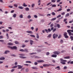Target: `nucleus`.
<instances>
[{
  "instance_id": "38",
  "label": "nucleus",
  "mask_w": 73,
  "mask_h": 73,
  "mask_svg": "<svg viewBox=\"0 0 73 73\" xmlns=\"http://www.w3.org/2000/svg\"><path fill=\"white\" fill-rule=\"evenodd\" d=\"M30 36H31V37H35V36L34 35H30Z\"/></svg>"
},
{
  "instance_id": "24",
  "label": "nucleus",
  "mask_w": 73,
  "mask_h": 73,
  "mask_svg": "<svg viewBox=\"0 0 73 73\" xmlns=\"http://www.w3.org/2000/svg\"><path fill=\"white\" fill-rule=\"evenodd\" d=\"M25 10L27 11H29V9L28 7H26L25 8Z\"/></svg>"
},
{
  "instance_id": "45",
  "label": "nucleus",
  "mask_w": 73,
  "mask_h": 73,
  "mask_svg": "<svg viewBox=\"0 0 73 73\" xmlns=\"http://www.w3.org/2000/svg\"><path fill=\"white\" fill-rule=\"evenodd\" d=\"M27 18L29 19H31V17L30 15H29L27 17Z\"/></svg>"
},
{
  "instance_id": "49",
  "label": "nucleus",
  "mask_w": 73,
  "mask_h": 73,
  "mask_svg": "<svg viewBox=\"0 0 73 73\" xmlns=\"http://www.w3.org/2000/svg\"><path fill=\"white\" fill-rule=\"evenodd\" d=\"M64 36V37H65V38H68V37H69L67 35H65V36Z\"/></svg>"
},
{
  "instance_id": "39",
  "label": "nucleus",
  "mask_w": 73,
  "mask_h": 73,
  "mask_svg": "<svg viewBox=\"0 0 73 73\" xmlns=\"http://www.w3.org/2000/svg\"><path fill=\"white\" fill-rule=\"evenodd\" d=\"M35 4L33 3L32 4V5H31V7H32V8H34V6H35Z\"/></svg>"
},
{
  "instance_id": "53",
  "label": "nucleus",
  "mask_w": 73,
  "mask_h": 73,
  "mask_svg": "<svg viewBox=\"0 0 73 73\" xmlns=\"http://www.w3.org/2000/svg\"><path fill=\"white\" fill-rule=\"evenodd\" d=\"M29 40H26L25 41V42H29Z\"/></svg>"
},
{
  "instance_id": "34",
  "label": "nucleus",
  "mask_w": 73,
  "mask_h": 73,
  "mask_svg": "<svg viewBox=\"0 0 73 73\" xmlns=\"http://www.w3.org/2000/svg\"><path fill=\"white\" fill-rule=\"evenodd\" d=\"M68 35V33H67L66 32H65L64 33V36H66V35Z\"/></svg>"
},
{
  "instance_id": "58",
  "label": "nucleus",
  "mask_w": 73,
  "mask_h": 73,
  "mask_svg": "<svg viewBox=\"0 0 73 73\" xmlns=\"http://www.w3.org/2000/svg\"><path fill=\"white\" fill-rule=\"evenodd\" d=\"M61 35H60L58 36V38H61Z\"/></svg>"
},
{
  "instance_id": "35",
  "label": "nucleus",
  "mask_w": 73,
  "mask_h": 73,
  "mask_svg": "<svg viewBox=\"0 0 73 73\" xmlns=\"http://www.w3.org/2000/svg\"><path fill=\"white\" fill-rule=\"evenodd\" d=\"M15 44H19V42L17 41H15Z\"/></svg>"
},
{
  "instance_id": "54",
  "label": "nucleus",
  "mask_w": 73,
  "mask_h": 73,
  "mask_svg": "<svg viewBox=\"0 0 73 73\" xmlns=\"http://www.w3.org/2000/svg\"><path fill=\"white\" fill-rule=\"evenodd\" d=\"M24 65H25V66H29V64H24Z\"/></svg>"
},
{
  "instance_id": "48",
  "label": "nucleus",
  "mask_w": 73,
  "mask_h": 73,
  "mask_svg": "<svg viewBox=\"0 0 73 73\" xmlns=\"http://www.w3.org/2000/svg\"><path fill=\"white\" fill-rule=\"evenodd\" d=\"M6 36L7 37V39H9V36H8V34H6Z\"/></svg>"
},
{
  "instance_id": "37",
  "label": "nucleus",
  "mask_w": 73,
  "mask_h": 73,
  "mask_svg": "<svg viewBox=\"0 0 73 73\" xmlns=\"http://www.w3.org/2000/svg\"><path fill=\"white\" fill-rule=\"evenodd\" d=\"M17 15L16 14H14V15H13V17H16Z\"/></svg>"
},
{
  "instance_id": "62",
  "label": "nucleus",
  "mask_w": 73,
  "mask_h": 73,
  "mask_svg": "<svg viewBox=\"0 0 73 73\" xmlns=\"http://www.w3.org/2000/svg\"><path fill=\"white\" fill-rule=\"evenodd\" d=\"M51 2H50L49 3H48L47 5V6H48V5H50V4H51Z\"/></svg>"
},
{
  "instance_id": "47",
  "label": "nucleus",
  "mask_w": 73,
  "mask_h": 73,
  "mask_svg": "<svg viewBox=\"0 0 73 73\" xmlns=\"http://www.w3.org/2000/svg\"><path fill=\"white\" fill-rule=\"evenodd\" d=\"M36 35H37L36 36V38H39V36L38 35V34H36Z\"/></svg>"
},
{
  "instance_id": "59",
  "label": "nucleus",
  "mask_w": 73,
  "mask_h": 73,
  "mask_svg": "<svg viewBox=\"0 0 73 73\" xmlns=\"http://www.w3.org/2000/svg\"><path fill=\"white\" fill-rule=\"evenodd\" d=\"M56 31V28L54 29L53 30V32H55Z\"/></svg>"
},
{
  "instance_id": "3",
  "label": "nucleus",
  "mask_w": 73,
  "mask_h": 73,
  "mask_svg": "<svg viewBox=\"0 0 73 73\" xmlns=\"http://www.w3.org/2000/svg\"><path fill=\"white\" fill-rule=\"evenodd\" d=\"M60 53V51H54L53 52V53L54 54H57V55L59 54Z\"/></svg>"
},
{
  "instance_id": "21",
  "label": "nucleus",
  "mask_w": 73,
  "mask_h": 73,
  "mask_svg": "<svg viewBox=\"0 0 73 73\" xmlns=\"http://www.w3.org/2000/svg\"><path fill=\"white\" fill-rule=\"evenodd\" d=\"M25 70L26 72H28L29 71V69L28 68H26L25 69Z\"/></svg>"
},
{
  "instance_id": "1",
  "label": "nucleus",
  "mask_w": 73,
  "mask_h": 73,
  "mask_svg": "<svg viewBox=\"0 0 73 73\" xmlns=\"http://www.w3.org/2000/svg\"><path fill=\"white\" fill-rule=\"evenodd\" d=\"M8 48H10L11 49H15V50L17 49V47L15 46H13V47L8 46Z\"/></svg>"
},
{
  "instance_id": "11",
  "label": "nucleus",
  "mask_w": 73,
  "mask_h": 73,
  "mask_svg": "<svg viewBox=\"0 0 73 73\" xmlns=\"http://www.w3.org/2000/svg\"><path fill=\"white\" fill-rule=\"evenodd\" d=\"M51 56L52 57H55V58H56L57 57V56L56 55L53 54Z\"/></svg>"
},
{
  "instance_id": "25",
  "label": "nucleus",
  "mask_w": 73,
  "mask_h": 73,
  "mask_svg": "<svg viewBox=\"0 0 73 73\" xmlns=\"http://www.w3.org/2000/svg\"><path fill=\"white\" fill-rule=\"evenodd\" d=\"M69 16V13H67L66 14L65 16V17H68V16Z\"/></svg>"
},
{
  "instance_id": "4",
  "label": "nucleus",
  "mask_w": 73,
  "mask_h": 73,
  "mask_svg": "<svg viewBox=\"0 0 73 73\" xmlns=\"http://www.w3.org/2000/svg\"><path fill=\"white\" fill-rule=\"evenodd\" d=\"M54 66L55 65L51 64H46V66Z\"/></svg>"
},
{
  "instance_id": "51",
  "label": "nucleus",
  "mask_w": 73,
  "mask_h": 73,
  "mask_svg": "<svg viewBox=\"0 0 73 73\" xmlns=\"http://www.w3.org/2000/svg\"><path fill=\"white\" fill-rule=\"evenodd\" d=\"M65 14V12H64L63 13H61V15H64Z\"/></svg>"
},
{
  "instance_id": "42",
  "label": "nucleus",
  "mask_w": 73,
  "mask_h": 73,
  "mask_svg": "<svg viewBox=\"0 0 73 73\" xmlns=\"http://www.w3.org/2000/svg\"><path fill=\"white\" fill-rule=\"evenodd\" d=\"M26 63H30V64H31V62L30 61H26Z\"/></svg>"
},
{
  "instance_id": "40",
  "label": "nucleus",
  "mask_w": 73,
  "mask_h": 73,
  "mask_svg": "<svg viewBox=\"0 0 73 73\" xmlns=\"http://www.w3.org/2000/svg\"><path fill=\"white\" fill-rule=\"evenodd\" d=\"M24 50L25 52H28V49H25V50Z\"/></svg>"
},
{
  "instance_id": "7",
  "label": "nucleus",
  "mask_w": 73,
  "mask_h": 73,
  "mask_svg": "<svg viewBox=\"0 0 73 73\" xmlns=\"http://www.w3.org/2000/svg\"><path fill=\"white\" fill-rule=\"evenodd\" d=\"M18 69H21L22 68H23V66H20V65H18Z\"/></svg>"
},
{
  "instance_id": "33",
  "label": "nucleus",
  "mask_w": 73,
  "mask_h": 73,
  "mask_svg": "<svg viewBox=\"0 0 73 73\" xmlns=\"http://www.w3.org/2000/svg\"><path fill=\"white\" fill-rule=\"evenodd\" d=\"M19 17L20 18H23V15L21 14L19 15Z\"/></svg>"
},
{
  "instance_id": "27",
  "label": "nucleus",
  "mask_w": 73,
  "mask_h": 73,
  "mask_svg": "<svg viewBox=\"0 0 73 73\" xmlns=\"http://www.w3.org/2000/svg\"><path fill=\"white\" fill-rule=\"evenodd\" d=\"M8 44L9 45H13V43H12L11 42H9V43H8Z\"/></svg>"
},
{
  "instance_id": "29",
  "label": "nucleus",
  "mask_w": 73,
  "mask_h": 73,
  "mask_svg": "<svg viewBox=\"0 0 73 73\" xmlns=\"http://www.w3.org/2000/svg\"><path fill=\"white\" fill-rule=\"evenodd\" d=\"M61 17V15H59L58 16L56 17V18H60V17Z\"/></svg>"
},
{
  "instance_id": "46",
  "label": "nucleus",
  "mask_w": 73,
  "mask_h": 73,
  "mask_svg": "<svg viewBox=\"0 0 73 73\" xmlns=\"http://www.w3.org/2000/svg\"><path fill=\"white\" fill-rule=\"evenodd\" d=\"M54 26V24H53V23H52L50 25V27H53Z\"/></svg>"
},
{
  "instance_id": "57",
  "label": "nucleus",
  "mask_w": 73,
  "mask_h": 73,
  "mask_svg": "<svg viewBox=\"0 0 73 73\" xmlns=\"http://www.w3.org/2000/svg\"><path fill=\"white\" fill-rule=\"evenodd\" d=\"M14 6H15V7H16V8H17V5L15 4L14 5Z\"/></svg>"
},
{
  "instance_id": "41",
  "label": "nucleus",
  "mask_w": 73,
  "mask_h": 73,
  "mask_svg": "<svg viewBox=\"0 0 73 73\" xmlns=\"http://www.w3.org/2000/svg\"><path fill=\"white\" fill-rule=\"evenodd\" d=\"M57 0H51V2L52 3H55L56 2V1Z\"/></svg>"
},
{
  "instance_id": "13",
  "label": "nucleus",
  "mask_w": 73,
  "mask_h": 73,
  "mask_svg": "<svg viewBox=\"0 0 73 73\" xmlns=\"http://www.w3.org/2000/svg\"><path fill=\"white\" fill-rule=\"evenodd\" d=\"M51 36H52V34H50L47 36V37L48 38H50Z\"/></svg>"
},
{
  "instance_id": "36",
  "label": "nucleus",
  "mask_w": 73,
  "mask_h": 73,
  "mask_svg": "<svg viewBox=\"0 0 73 73\" xmlns=\"http://www.w3.org/2000/svg\"><path fill=\"white\" fill-rule=\"evenodd\" d=\"M70 38L71 39V41H73V36H70Z\"/></svg>"
},
{
  "instance_id": "64",
  "label": "nucleus",
  "mask_w": 73,
  "mask_h": 73,
  "mask_svg": "<svg viewBox=\"0 0 73 73\" xmlns=\"http://www.w3.org/2000/svg\"><path fill=\"white\" fill-rule=\"evenodd\" d=\"M33 21V20L32 19H30L29 21V23H30V22H31V21Z\"/></svg>"
},
{
  "instance_id": "19",
  "label": "nucleus",
  "mask_w": 73,
  "mask_h": 73,
  "mask_svg": "<svg viewBox=\"0 0 73 73\" xmlns=\"http://www.w3.org/2000/svg\"><path fill=\"white\" fill-rule=\"evenodd\" d=\"M57 27H58V28H60V25L59 24H57Z\"/></svg>"
},
{
  "instance_id": "14",
  "label": "nucleus",
  "mask_w": 73,
  "mask_h": 73,
  "mask_svg": "<svg viewBox=\"0 0 73 73\" xmlns=\"http://www.w3.org/2000/svg\"><path fill=\"white\" fill-rule=\"evenodd\" d=\"M68 35L70 36H73V33H68Z\"/></svg>"
},
{
  "instance_id": "32",
  "label": "nucleus",
  "mask_w": 73,
  "mask_h": 73,
  "mask_svg": "<svg viewBox=\"0 0 73 73\" xmlns=\"http://www.w3.org/2000/svg\"><path fill=\"white\" fill-rule=\"evenodd\" d=\"M19 51H20V52H25V51L23 49H21V50H20Z\"/></svg>"
},
{
  "instance_id": "55",
  "label": "nucleus",
  "mask_w": 73,
  "mask_h": 73,
  "mask_svg": "<svg viewBox=\"0 0 73 73\" xmlns=\"http://www.w3.org/2000/svg\"><path fill=\"white\" fill-rule=\"evenodd\" d=\"M70 11V9H67V12H69Z\"/></svg>"
},
{
  "instance_id": "6",
  "label": "nucleus",
  "mask_w": 73,
  "mask_h": 73,
  "mask_svg": "<svg viewBox=\"0 0 73 73\" xmlns=\"http://www.w3.org/2000/svg\"><path fill=\"white\" fill-rule=\"evenodd\" d=\"M36 61L39 63L41 62H44V61L43 60H37Z\"/></svg>"
},
{
  "instance_id": "20",
  "label": "nucleus",
  "mask_w": 73,
  "mask_h": 73,
  "mask_svg": "<svg viewBox=\"0 0 73 73\" xmlns=\"http://www.w3.org/2000/svg\"><path fill=\"white\" fill-rule=\"evenodd\" d=\"M57 18L56 17L52 19L51 20V21H54V20H56Z\"/></svg>"
},
{
  "instance_id": "9",
  "label": "nucleus",
  "mask_w": 73,
  "mask_h": 73,
  "mask_svg": "<svg viewBox=\"0 0 73 73\" xmlns=\"http://www.w3.org/2000/svg\"><path fill=\"white\" fill-rule=\"evenodd\" d=\"M30 42L31 45H32V44H33V41L32 40H30Z\"/></svg>"
},
{
  "instance_id": "61",
  "label": "nucleus",
  "mask_w": 73,
  "mask_h": 73,
  "mask_svg": "<svg viewBox=\"0 0 73 73\" xmlns=\"http://www.w3.org/2000/svg\"><path fill=\"white\" fill-rule=\"evenodd\" d=\"M67 69V67L66 66H65L64 68V69Z\"/></svg>"
},
{
  "instance_id": "43",
  "label": "nucleus",
  "mask_w": 73,
  "mask_h": 73,
  "mask_svg": "<svg viewBox=\"0 0 73 73\" xmlns=\"http://www.w3.org/2000/svg\"><path fill=\"white\" fill-rule=\"evenodd\" d=\"M50 54V53L49 52H47L46 53V56H48V55H49Z\"/></svg>"
},
{
  "instance_id": "31",
  "label": "nucleus",
  "mask_w": 73,
  "mask_h": 73,
  "mask_svg": "<svg viewBox=\"0 0 73 73\" xmlns=\"http://www.w3.org/2000/svg\"><path fill=\"white\" fill-rule=\"evenodd\" d=\"M63 42H64V41L62 39H61L60 41V44H62L63 43Z\"/></svg>"
},
{
  "instance_id": "63",
  "label": "nucleus",
  "mask_w": 73,
  "mask_h": 73,
  "mask_svg": "<svg viewBox=\"0 0 73 73\" xmlns=\"http://www.w3.org/2000/svg\"><path fill=\"white\" fill-rule=\"evenodd\" d=\"M73 19L71 20V21H70L69 23H73Z\"/></svg>"
},
{
  "instance_id": "50",
  "label": "nucleus",
  "mask_w": 73,
  "mask_h": 73,
  "mask_svg": "<svg viewBox=\"0 0 73 73\" xmlns=\"http://www.w3.org/2000/svg\"><path fill=\"white\" fill-rule=\"evenodd\" d=\"M52 7H56V5H52Z\"/></svg>"
},
{
  "instance_id": "22",
  "label": "nucleus",
  "mask_w": 73,
  "mask_h": 73,
  "mask_svg": "<svg viewBox=\"0 0 73 73\" xmlns=\"http://www.w3.org/2000/svg\"><path fill=\"white\" fill-rule=\"evenodd\" d=\"M10 52L9 51V50H6L5 52V54H7V53H9Z\"/></svg>"
},
{
  "instance_id": "16",
  "label": "nucleus",
  "mask_w": 73,
  "mask_h": 73,
  "mask_svg": "<svg viewBox=\"0 0 73 73\" xmlns=\"http://www.w3.org/2000/svg\"><path fill=\"white\" fill-rule=\"evenodd\" d=\"M19 57L21 58H23V59L27 58V57H24V56H20Z\"/></svg>"
},
{
  "instance_id": "30",
  "label": "nucleus",
  "mask_w": 73,
  "mask_h": 73,
  "mask_svg": "<svg viewBox=\"0 0 73 73\" xmlns=\"http://www.w3.org/2000/svg\"><path fill=\"white\" fill-rule=\"evenodd\" d=\"M52 15H53V16H55V15H56V13L54 12H52Z\"/></svg>"
},
{
  "instance_id": "18",
  "label": "nucleus",
  "mask_w": 73,
  "mask_h": 73,
  "mask_svg": "<svg viewBox=\"0 0 73 73\" xmlns=\"http://www.w3.org/2000/svg\"><path fill=\"white\" fill-rule=\"evenodd\" d=\"M5 60V58L4 57L0 58V60Z\"/></svg>"
},
{
  "instance_id": "2",
  "label": "nucleus",
  "mask_w": 73,
  "mask_h": 73,
  "mask_svg": "<svg viewBox=\"0 0 73 73\" xmlns=\"http://www.w3.org/2000/svg\"><path fill=\"white\" fill-rule=\"evenodd\" d=\"M58 35L54 34L53 35V38L54 39H55L56 38H57L58 37Z\"/></svg>"
},
{
  "instance_id": "44",
  "label": "nucleus",
  "mask_w": 73,
  "mask_h": 73,
  "mask_svg": "<svg viewBox=\"0 0 73 73\" xmlns=\"http://www.w3.org/2000/svg\"><path fill=\"white\" fill-rule=\"evenodd\" d=\"M23 6H24V7H27V5H26L25 3H23Z\"/></svg>"
},
{
  "instance_id": "23",
  "label": "nucleus",
  "mask_w": 73,
  "mask_h": 73,
  "mask_svg": "<svg viewBox=\"0 0 73 73\" xmlns=\"http://www.w3.org/2000/svg\"><path fill=\"white\" fill-rule=\"evenodd\" d=\"M23 7L22 6H19L18 7V8L19 9H23Z\"/></svg>"
},
{
  "instance_id": "5",
  "label": "nucleus",
  "mask_w": 73,
  "mask_h": 73,
  "mask_svg": "<svg viewBox=\"0 0 73 73\" xmlns=\"http://www.w3.org/2000/svg\"><path fill=\"white\" fill-rule=\"evenodd\" d=\"M67 32L69 34L70 33L73 32V30H68L67 31Z\"/></svg>"
},
{
  "instance_id": "26",
  "label": "nucleus",
  "mask_w": 73,
  "mask_h": 73,
  "mask_svg": "<svg viewBox=\"0 0 73 73\" xmlns=\"http://www.w3.org/2000/svg\"><path fill=\"white\" fill-rule=\"evenodd\" d=\"M19 56H24L25 54H19Z\"/></svg>"
},
{
  "instance_id": "12",
  "label": "nucleus",
  "mask_w": 73,
  "mask_h": 73,
  "mask_svg": "<svg viewBox=\"0 0 73 73\" xmlns=\"http://www.w3.org/2000/svg\"><path fill=\"white\" fill-rule=\"evenodd\" d=\"M31 68L33 69H38V68L35 67H31Z\"/></svg>"
},
{
  "instance_id": "60",
  "label": "nucleus",
  "mask_w": 73,
  "mask_h": 73,
  "mask_svg": "<svg viewBox=\"0 0 73 73\" xmlns=\"http://www.w3.org/2000/svg\"><path fill=\"white\" fill-rule=\"evenodd\" d=\"M1 38H3V36H0V39H1Z\"/></svg>"
},
{
  "instance_id": "10",
  "label": "nucleus",
  "mask_w": 73,
  "mask_h": 73,
  "mask_svg": "<svg viewBox=\"0 0 73 73\" xmlns=\"http://www.w3.org/2000/svg\"><path fill=\"white\" fill-rule=\"evenodd\" d=\"M27 33H30V34H32L33 32L31 31H27L26 32Z\"/></svg>"
},
{
  "instance_id": "52",
  "label": "nucleus",
  "mask_w": 73,
  "mask_h": 73,
  "mask_svg": "<svg viewBox=\"0 0 73 73\" xmlns=\"http://www.w3.org/2000/svg\"><path fill=\"white\" fill-rule=\"evenodd\" d=\"M40 58V57L38 56H36L35 57V58Z\"/></svg>"
},
{
  "instance_id": "8",
  "label": "nucleus",
  "mask_w": 73,
  "mask_h": 73,
  "mask_svg": "<svg viewBox=\"0 0 73 73\" xmlns=\"http://www.w3.org/2000/svg\"><path fill=\"white\" fill-rule=\"evenodd\" d=\"M60 59V62H66V60H63V59Z\"/></svg>"
},
{
  "instance_id": "17",
  "label": "nucleus",
  "mask_w": 73,
  "mask_h": 73,
  "mask_svg": "<svg viewBox=\"0 0 73 73\" xmlns=\"http://www.w3.org/2000/svg\"><path fill=\"white\" fill-rule=\"evenodd\" d=\"M64 58L65 59H69V58H70V57L69 56H66Z\"/></svg>"
},
{
  "instance_id": "15",
  "label": "nucleus",
  "mask_w": 73,
  "mask_h": 73,
  "mask_svg": "<svg viewBox=\"0 0 73 73\" xmlns=\"http://www.w3.org/2000/svg\"><path fill=\"white\" fill-rule=\"evenodd\" d=\"M60 66H58L56 67L55 68V69H57L58 70H60Z\"/></svg>"
},
{
  "instance_id": "56",
  "label": "nucleus",
  "mask_w": 73,
  "mask_h": 73,
  "mask_svg": "<svg viewBox=\"0 0 73 73\" xmlns=\"http://www.w3.org/2000/svg\"><path fill=\"white\" fill-rule=\"evenodd\" d=\"M34 17L35 18H37V16L36 15H34Z\"/></svg>"
},
{
  "instance_id": "28",
  "label": "nucleus",
  "mask_w": 73,
  "mask_h": 73,
  "mask_svg": "<svg viewBox=\"0 0 73 73\" xmlns=\"http://www.w3.org/2000/svg\"><path fill=\"white\" fill-rule=\"evenodd\" d=\"M62 10V8H59L58 10H57V12H60V11H61Z\"/></svg>"
}]
</instances>
